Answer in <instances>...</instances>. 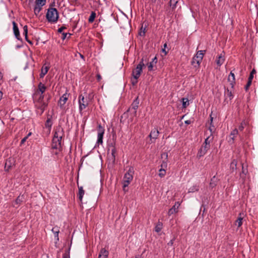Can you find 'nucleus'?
Masks as SVG:
<instances>
[{"label": "nucleus", "mask_w": 258, "mask_h": 258, "mask_svg": "<svg viewBox=\"0 0 258 258\" xmlns=\"http://www.w3.org/2000/svg\"><path fill=\"white\" fill-rule=\"evenodd\" d=\"M46 0H36L34 8V12L37 16L42 9V7L45 5Z\"/></svg>", "instance_id": "nucleus-5"}, {"label": "nucleus", "mask_w": 258, "mask_h": 258, "mask_svg": "<svg viewBox=\"0 0 258 258\" xmlns=\"http://www.w3.org/2000/svg\"><path fill=\"white\" fill-rule=\"evenodd\" d=\"M209 130L210 132V135L213 136V133H214L215 130V126L213 125V124H212V125H211V124L210 123V126L209 127Z\"/></svg>", "instance_id": "nucleus-45"}, {"label": "nucleus", "mask_w": 258, "mask_h": 258, "mask_svg": "<svg viewBox=\"0 0 258 258\" xmlns=\"http://www.w3.org/2000/svg\"><path fill=\"white\" fill-rule=\"evenodd\" d=\"M159 135V131L156 128L152 130L149 135L151 139H156Z\"/></svg>", "instance_id": "nucleus-24"}, {"label": "nucleus", "mask_w": 258, "mask_h": 258, "mask_svg": "<svg viewBox=\"0 0 258 258\" xmlns=\"http://www.w3.org/2000/svg\"><path fill=\"white\" fill-rule=\"evenodd\" d=\"M109 254V251L105 248H102L100 250L98 258H107Z\"/></svg>", "instance_id": "nucleus-20"}, {"label": "nucleus", "mask_w": 258, "mask_h": 258, "mask_svg": "<svg viewBox=\"0 0 258 258\" xmlns=\"http://www.w3.org/2000/svg\"><path fill=\"white\" fill-rule=\"evenodd\" d=\"M71 35L72 34L69 33L63 32L62 33L61 39L62 40H64L66 38H69L71 37Z\"/></svg>", "instance_id": "nucleus-44"}, {"label": "nucleus", "mask_w": 258, "mask_h": 258, "mask_svg": "<svg viewBox=\"0 0 258 258\" xmlns=\"http://www.w3.org/2000/svg\"><path fill=\"white\" fill-rule=\"evenodd\" d=\"M140 103V100L139 98V97L137 96L135 99L133 101L132 104H131V106L128 108V109L127 110V111L124 112L120 117V121H122V119L123 117H126L128 115V113L129 112V111H131V110H137L138 108L139 104Z\"/></svg>", "instance_id": "nucleus-4"}, {"label": "nucleus", "mask_w": 258, "mask_h": 258, "mask_svg": "<svg viewBox=\"0 0 258 258\" xmlns=\"http://www.w3.org/2000/svg\"><path fill=\"white\" fill-rule=\"evenodd\" d=\"M166 47H167V43H165L163 45V48L162 49V51L164 53L165 55H166L168 52V51H166L165 49Z\"/></svg>", "instance_id": "nucleus-49"}, {"label": "nucleus", "mask_w": 258, "mask_h": 258, "mask_svg": "<svg viewBox=\"0 0 258 258\" xmlns=\"http://www.w3.org/2000/svg\"><path fill=\"white\" fill-rule=\"evenodd\" d=\"M37 97L38 98L42 99L43 100H44V95L43 94L40 93V94H39V93H38V96Z\"/></svg>", "instance_id": "nucleus-54"}, {"label": "nucleus", "mask_w": 258, "mask_h": 258, "mask_svg": "<svg viewBox=\"0 0 258 258\" xmlns=\"http://www.w3.org/2000/svg\"><path fill=\"white\" fill-rule=\"evenodd\" d=\"M159 176L160 177H163L165 176L166 173V170L164 168H160L159 170Z\"/></svg>", "instance_id": "nucleus-42"}, {"label": "nucleus", "mask_w": 258, "mask_h": 258, "mask_svg": "<svg viewBox=\"0 0 258 258\" xmlns=\"http://www.w3.org/2000/svg\"><path fill=\"white\" fill-rule=\"evenodd\" d=\"M255 73H256V70H255L254 69H253L251 71V72H250V74H252V75H253H253H254V74H255Z\"/></svg>", "instance_id": "nucleus-62"}, {"label": "nucleus", "mask_w": 258, "mask_h": 258, "mask_svg": "<svg viewBox=\"0 0 258 258\" xmlns=\"http://www.w3.org/2000/svg\"><path fill=\"white\" fill-rule=\"evenodd\" d=\"M38 93L36 92L35 94L33 96V101L34 104L44 102V100L38 98Z\"/></svg>", "instance_id": "nucleus-30"}, {"label": "nucleus", "mask_w": 258, "mask_h": 258, "mask_svg": "<svg viewBox=\"0 0 258 258\" xmlns=\"http://www.w3.org/2000/svg\"><path fill=\"white\" fill-rule=\"evenodd\" d=\"M96 14L95 12H92L88 19V21L89 23H92L94 22L95 18L96 17Z\"/></svg>", "instance_id": "nucleus-36"}, {"label": "nucleus", "mask_w": 258, "mask_h": 258, "mask_svg": "<svg viewBox=\"0 0 258 258\" xmlns=\"http://www.w3.org/2000/svg\"><path fill=\"white\" fill-rule=\"evenodd\" d=\"M97 132V140L96 144L98 145L102 144L103 143V138L105 132V129L100 124H98Z\"/></svg>", "instance_id": "nucleus-6"}, {"label": "nucleus", "mask_w": 258, "mask_h": 258, "mask_svg": "<svg viewBox=\"0 0 258 258\" xmlns=\"http://www.w3.org/2000/svg\"><path fill=\"white\" fill-rule=\"evenodd\" d=\"M12 24L13 26V32L16 38L19 40H21L22 38H21L19 30L17 23L15 21H13Z\"/></svg>", "instance_id": "nucleus-14"}, {"label": "nucleus", "mask_w": 258, "mask_h": 258, "mask_svg": "<svg viewBox=\"0 0 258 258\" xmlns=\"http://www.w3.org/2000/svg\"><path fill=\"white\" fill-rule=\"evenodd\" d=\"M175 240V238H173V239H172L171 240H170V241L168 243V245H169V246H172L173 244V243H174V241Z\"/></svg>", "instance_id": "nucleus-52"}, {"label": "nucleus", "mask_w": 258, "mask_h": 258, "mask_svg": "<svg viewBox=\"0 0 258 258\" xmlns=\"http://www.w3.org/2000/svg\"><path fill=\"white\" fill-rule=\"evenodd\" d=\"M238 134V131L237 128H235L230 133L229 135L230 139L228 141L229 143H233L234 141L235 138Z\"/></svg>", "instance_id": "nucleus-19"}, {"label": "nucleus", "mask_w": 258, "mask_h": 258, "mask_svg": "<svg viewBox=\"0 0 258 258\" xmlns=\"http://www.w3.org/2000/svg\"><path fill=\"white\" fill-rule=\"evenodd\" d=\"M67 29L66 27H65L64 26H62L60 28H59L58 29V32L60 33H63L62 32L63 30H64V29Z\"/></svg>", "instance_id": "nucleus-51"}, {"label": "nucleus", "mask_w": 258, "mask_h": 258, "mask_svg": "<svg viewBox=\"0 0 258 258\" xmlns=\"http://www.w3.org/2000/svg\"><path fill=\"white\" fill-rule=\"evenodd\" d=\"M46 89V87L41 82L39 83L38 86V90L36 92H40V93L43 94Z\"/></svg>", "instance_id": "nucleus-28"}, {"label": "nucleus", "mask_w": 258, "mask_h": 258, "mask_svg": "<svg viewBox=\"0 0 258 258\" xmlns=\"http://www.w3.org/2000/svg\"><path fill=\"white\" fill-rule=\"evenodd\" d=\"M109 146H110V147L111 148V156L109 157L110 158V160H111L113 163H114L115 161V157H116V153H117V151H116V148L115 147L114 144H113V143H111L109 145Z\"/></svg>", "instance_id": "nucleus-13"}, {"label": "nucleus", "mask_w": 258, "mask_h": 258, "mask_svg": "<svg viewBox=\"0 0 258 258\" xmlns=\"http://www.w3.org/2000/svg\"><path fill=\"white\" fill-rule=\"evenodd\" d=\"M97 78L98 81H99L101 79V76L100 74L97 75Z\"/></svg>", "instance_id": "nucleus-64"}, {"label": "nucleus", "mask_w": 258, "mask_h": 258, "mask_svg": "<svg viewBox=\"0 0 258 258\" xmlns=\"http://www.w3.org/2000/svg\"><path fill=\"white\" fill-rule=\"evenodd\" d=\"M56 234H54V237L57 240H59V238H58V233L59 232H55Z\"/></svg>", "instance_id": "nucleus-59"}, {"label": "nucleus", "mask_w": 258, "mask_h": 258, "mask_svg": "<svg viewBox=\"0 0 258 258\" xmlns=\"http://www.w3.org/2000/svg\"><path fill=\"white\" fill-rule=\"evenodd\" d=\"M205 50H199L197 52L196 55H195L197 57V66H195V68L199 67L200 64L203 58L205 52Z\"/></svg>", "instance_id": "nucleus-15"}, {"label": "nucleus", "mask_w": 258, "mask_h": 258, "mask_svg": "<svg viewBox=\"0 0 258 258\" xmlns=\"http://www.w3.org/2000/svg\"><path fill=\"white\" fill-rule=\"evenodd\" d=\"M224 58L221 56H219L218 59L217 60V64L219 66H221L224 62Z\"/></svg>", "instance_id": "nucleus-40"}, {"label": "nucleus", "mask_w": 258, "mask_h": 258, "mask_svg": "<svg viewBox=\"0 0 258 258\" xmlns=\"http://www.w3.org/2000/svg\"><path fill=\"white\" fill-rule=\"evenodd\" d=\"M189 104V100L187 98H182V105L183 108H186Z\"/></svg>", "instance_id": "nucleus-31"}, {"label": "nucleus", "mask_w": 258, "mask_h": 258, "mask_svg": "<svg viewBox=\"0 0 258 258\" xmlns=\"http://www.w3.org/2000/svg\"><path fill=\"white\" fill-rule=\"evenodd\" d=\"M35 107L37 109V113L41 115L48 106V103L45 102L34 104Z\"/></svg>", "instance_id": "nucleus-8"}, {"label": "nucleus", "mask_w": 258, "mask_h": 258, "mask_svg": "<svg viewBox=\"0 0 258 258\" xmlns=\"http://www.w3.org/2000/svg\"><path fill=\"white\" fill-rule=\"evenodd\" d=\"M157 62V58L156 56H155L152 60V61L149 63L148 66V71H152L153 70V67L154 65H155Z\"/></svg>", "instance_id": "nucleus-22"}, {"label": "nucleus", "mask_w": 258, "mask_h": 258, "mask_svg": "<svg viewBox=\"0 0 258 258\" xmlns=\"http://www.w3.org/2000/svg\"><path fill=\"white\" fill-rule=\"evenodd\" d=\"M242 224V218L239 216L237 220L235 221V225L240 227Z\"/></svg>", "instance_id": "nucleus-37"}, {"label": "nucleus", "mask_w": 258, "mask_h": 258, "mask_svg": "<svg viewBox=\"0 0 258 258\" xmlns=\"http://www.w3.org/2000/svg\"><path fill=\"white\" fill-rule=\"evenodd\" d=\"M243 128H244V126H243V125L242 123H241V124L239 126L238 129H239V131H243Z\"/></svg>", "instance_id": "nucleus-60"}, {"label": "nucleus", "mask_w": 258, "mask_h": 258, "mask_svg": "<svg viewBox=\"0 0 258 258\" xmlns=\"http://www.w3.org/2000/svg\"><path fill=\"white\" fill-rule=\"evenodd\" d=\"M228 81L230 82V85L232 89H233L235 84V78L234 74L231 71L228 76Z\"/></svg>", "instance_id": "nucleus-17"}, {"label": "nucleus", "mask_w": 258, "mask_h": 258, "mask_svg": "<svg viewBox=\"0 0 258 258\" xmlns=\"http://www.w3.org/2000/svg\"><path fill=\"white\" fill-rule=\"evenodd\" d=\"M77 184L79 188V192L78 194V198L79 200L82 202L85 194V190L83 189V186L79 185L78 182H77Z\"/></svg>", "instance_id": "nucleus-21"}, {"label": "nucleus", "mask_w": 258, "mask_h": 258, "mask_svg": "<svg viewBox=\"0 0 258 258\" xmlns=\"http://www.w3.org/2000/svg\"><path fill=\"white\" fill-rule=\"evenodd\" d=\"M52 231L54 234H56L55 232H59L57 228L54 227L52 229Z\"/></svg>", "instance_id": "nucleus-57"}, {"label": "nucleus", "mask_w": 258, "mask_h": 258, "mask_svg": "<svg viewBox=\"0 0 258 258\" xmlns=\"http://www.w3.org/2000/svg\"><path fill=\"white\" fill-rule=\"evenodd\" d=\"M24 199V196L20 195L16 199L15 203H16V204H17L18 205H20L23 202Z\"/></svg>", "instance_id": "nucleus-34"}, {"label": "nucleus", "mask_w": 258, "mask_h": 258, "mask_svg": "<svg viewBox=\"0 0 258 258\" xmlns=\"http://www.w3.org/2000/svg\"><path fill=\"white\" fill-rule=\"evenodd\" d=\"M64 136V132L61 126H57L55 131L52 140L51 147L53 149H60L61 148V141Z\"/></svg>", "instance_id": "nucleus-1"}, {"label": "nucleus", "mask_w": 258, "mask_h": 258, "mask_svg": "<svg viewBox=\"0 0 258 258\" xmlns=\"http://www.w3.org/2000/svg\"><path fill=\"white\" fill-rule=\"evenodd\" d=\"M178 3V0H170L169 5L171 8L172 10H174L176 7V4Z\"/></svg>", "instance_id": "nucleus-32"}, {"label": "nucleus", "mask_w": 258, "mask_h": 258, "mask_svg": "<svg viewBox=\"0 0 258 258\" xmlns=\"http://www.w3.org/2000/svg\"><path fill=\"white\" fill-rule=\"evenodd\" d=\"M138 83V79H136L134 78V80H132V84L133 85H136Z\"/></svg>", "instance_id": "nucleus-53"}, {"label": "nucleus", "mask_w": 258, "mask_h": 258, "mask_svg": "<svg viewBox=\"0 0 258 258\" xmlns=\"http://www.w3.org/2000/svg\"><path fill=\"white\" fill-rule=\"evenodd\" d=\"M93 97H94V95H93V93H89L88 94V99L89 100H92L93 98Z\"/></svg>", "instance_id": "nucleus-55"}, {"label": "nucleus", "mask_w": 258, "mask_h": 258, "mask_svg": "<svg viewBox=\"0 0 258 258\" xmlns=\"http://www.w3.org/2000/svg\"><path fill=\"white\" fill-rule=\"evenodd\" d=\"M12 160H13V159L9 158L8 159L5 163V168H6L7 166H8V170L11 168L12 166Z\"/></svg>", "instance_id": "nucleus-38"}, {"label": "nucleus", "mask_w": 258, "mask_h": 258, "mask_svg": "<svg viewBox=\"0 0 258 258\" xmlns=\"http://www.w3.org/2000/svg\"><path fill=\"white\" fill-rule=\"evenodd\" d=\"M69 97V94L66 93L60 97L58 101V105L61 109H63L64 108V104L68 100Z\"/></svg>", "instance_id": "nucleus-10"}, {"label": "nucleus", "mask_w": 258, "mask_h": 258, "mask_svg": "<svg viewBox=\"0 0 258 258\" xmlns=\"http://www.w3.org/2000/svg\"><path fill=\"white\" fill-rule=\"evenodd\" d=\"M213 139L214 136L212 135H209L205 140L204 143H203V145L207 146L208 147L210 148V143L213 141Z\"/></svg>", "instance_id": "nucleus-23"}, {"label": "nucleus", "mask_w": 258, "mask_h": 258, "mask_svg": "<svg viewBox=\"0 0 258 258\" xmlns=\"http://www.w3.org/2000/svg\"><path fill=\"white\" fill-rule=\"evenodd\" d=\"M144 61L146 62L148 61V59L147 56L143 57L138 64H142V66L144 67L145 66Z\"/></svg>", "instance_id": "nucleus-41"}, {"label": "nucleus", "mask_w": 258, "mask_h": 258, "mask_svg": "<svg viewBox=\"0 0 258 258\" xmlns=\"http://www.w3.org/2000/svg\"><path fill=\"white\" fill-rule=\"evenodd\" d=\"M58 12L56 9L53 8L48 9L46 18L48 22L51 23H56L58 19Z\"/></svg>", "instance_id": "nucleus-3"}, {"label": "nucleus", "mask_w": 258, "mask_h": 258, "mask_svg": "<svg viewBox=\"0 0 258 258\" xmlns=\"http://www.w3.org/2000/svg\"><path fill=\"white\" fill-rule=\"evenodd\" d=\"M217 182L218 179L215 176H214L211 179L209 184L210 187L212 189L215 187L217 185Z\"/></svg>", "instance_id": "nucleus-27"}, {"label": "nucleus", "mask_w": 258, "mask_h": 258, "mask_svg": "<svg viewBox=\"0 0 258 258\" xmlns=\"http://www.w3.org/2000/svg\"><path fill=\"white\" fill-rule=\"evenodd\" d=\"M162 228V224L161 223L159 222L155 228V230L157 232H159L161 231Z\"/></svg>", "instance_id": "nucleus-39"}, {"label": "nucleus", "mask_w": 258, "mask_h": 258, "mask_svg": "<svg viewBox=\"0 0 258 258\" xmlns=\"http://www.w3.org/2000/svg\"><path fill=\"white\" fill-rule=\"evenodd\" d=\"M70 247H69L67 250L63 254L62 258H70Z\"/></svg>", "instance_id": "nucleus-43"}, {"label": "nucleus", "mask_w": 258, "mask_h": 258, "mask_svg": "<svg viewBox=\"0 0 258 258\" xmlns=\"http://www.w3.org/2000/svg\"><path fill=\"white\" fill-rule=\"evenodd\" d=\"M197 59L198 58L196 56H194V57L192 59L191 63V64L193 65L194 67L195 66H197V61L198 60Z\"/></svg>", "instance_id": "nucleus-47"}, {"label": "nucleus", "mask_w": 258, "mask_h": 258, "mask_svg": "<svg viewBox=\"0 0 258 258\" xmlns=\"http://www.w3.org/2000/svg\"><path fill=\"white\" fill-rule=\"evenodd\" d=\"M251 82L247 81V83L246 85H245V86L244 87L245 90L246 91H247L248 90L249 87L251 85Z\"/></svg>", "instance_id": "nucleus-50"}, {"label": "nucleus", "mask_w": 258, "mask_h": 258, "mask_svg": "<svg viewBox=\"0 0 258 258\" xmlns=\"http://www.w3.org/2000/svg\"><path fill=\"white\" fill-rule=\"evenodd\" d=\"M145 33H146V28H143V26H142V27L140 29V31L139 33V34L141 36H145Z\"/></svg>", "instance_id": "nucleus-46"}, {"label": "nucleus", "mask_w": 258, "mask_h": 258, "mask_svg": "<svg viewBox=\"0 0 258 258\" xmlns=\"http://www.w3.org/2000/svg\"><path fill=\"white\" fill-rule=\"evenodd\" d=\"M49 68L47 67H45V68H42L41 69V72L40 74V78H43L44 76L47 73Z\"/></svg>", "instance_id": "nucleus-33"}, {"label": "nucleus", "mask_w": 258, "mask_h": 258, "mask_svg": "<svg viewBox=\"0 0 258 258\" xmlns=\"http://www.w3.org/2000/svg\"><path fill=\"white\" fill-rule=\"evenodd\" d=\"M163 156L165 157L166 161L164 160L162 161V163L161 165V168L166 169L167 166V161L168 157V154L167 153H164L161 155V157L163 158Z\"/></svg>", "instance_id": "nucleus-25"}, {"label": "nucleus", "mask_w": 258, "mask_h": 258, "mask_svg": "<svg viewBox=\"0 0 258 258\" xmlns=\"http://www.w3.org/2000/svg\"><path fill=\"white\" fill-rule=\"evenodd\" d=\"M137 115V110H131L129 111L128 115L125 118H128V122H132L134 121V117Z\"/></svg>", "instance_id": "nucleus-16"}, {"label": "nucleus", "mask_w": 258, "mask_h": 258, "mask_svg": "<svg viewBox=\"0 0 258 258\" xmlns=\"http://www.w3.org/2000/svg\"><path fill=\"white\" fill-rule=\"evenodd\" d=\"M79 110L82 111L83 109H85L88 105L89 101L88 99H85L84 96L82 94L79 96Z\"/></svg>", "instance_id": "nucleus-7"}, {"label": "nucleus", "mask_w": 258, "mask_h": 258, "mask_svg": "<svg viewBox=\"0 0 258 258\" xmlns=\"http://www.w3.org/2000/svg\"><path fill=\"white\" fill-rule=\"evenodd\" d=\"M184 123L186 124H190L191 123V121L190 120H185L184 121Z\"/></svg>", "instance_id": "nucleus-63"}, {"label": "nucleus", "mask_w": 258, "mask_h": 258, "mask_svg": "<svg viewBox=\"0 0 258 258\" xmlns=\"http://www.w3.org/2000/svg\"><path fill=\"white\" fill-rule=\"evenodd\" d=\"M134 173V167L130 166L127 172L124 174L123 180V190L124 191H127L126 188L128 186L129 184L133 179V175Z\"/></svg>", "instance_id": "nucleus-2"}, {"label": "nucleus", "mask_w": 258, "mask_h": 258, "mask_svg": "<svg viewBox=\"0 0 258 258\" xmlns=\"http://www.w3.org/2000/svg\"><path fill=\"white\" fill-rule=\"evenodd\" d=\"M180 205V203L179 202H175L174 205L169 210L168 212V216H170L174 213H178V209Z\"/></svg>", "instance_id": "nucleus-12"}, {"label": "nucleus", "mask_w": 258, "mask_h": 258, "mask_svg": "<svg viewBox=\"0 0 258 258\" xmlns=\"http://www.w3.org/2000/svg\"><path fill=\"white\" fill-rule=\"evenodd\" d=\"M143 68L142 64H138L136 68L133 70L132 75L134 79H138L140 77L143 71Z\"/></svg>", "instance_id": "nucleus-9"}, {"label": "nucleus", "mask_w": 258, "mask_h": 258, "mask_svg": "<svg viewBox=\"0 0 258 258\" xmlns=\"http://www.w3.org/2000/svg\"><path fill=\"white\" fill-rule=\"evenodd\" d=\"M253 78V76L252 75V74H250L249 77H248V81H250L251 82H252V80Z\"/></svg>", "instance_id": "nucleus-58"}, {"label": "nucleus", "mask_w": 258, "mask_h": 258, "mask_svg": "<svg viewBox=\"0 0 258 258\" xmlns=\"http://www.w3.org/2000/svg\"><path fill=\"white\" fill-rule=\"evenodd\" d=\"M210 124L211 125H212L213 123V117L212 116V114H211V115H210Z\"/></svg>", "instance_id": "nucleus-61"}, {"label": "nucleus", "mask_w": 258, "mask_h": 258, "mask_svg": "<svg viewBox=\"0 0 258 258\" xmlns=\"http://www.w3.org/2000/svg\"><path fill=\"white\" fill-rule=\"evenodd\" d=\"M28 139V136H26L24 137L21 141V144H23L26 141V140Z\"/></svg>", "instance_id": "nucleus-56"}, {"label": "nucleus", "mask_w": 258, "mask_h": 258, "mask_svg": "<svg viewBox=\"0 0 258 258\" xmlns=\"http://www.w3.org/2000/svg\"><path fill=\"white\" fill-rule=\"evenodd\" d=\"M237 161L235 159H233L230 163V168L232 172H233L237 168Z\"/></svg>", "instance_id": "nucleus-29"}, {"label": "nucleus", "mask_w": 258, "mask_h": 258, "mask_svg": "<svg viewBox=\"0 0 258 258\" xmlns=\"http://www.w3.org/2000/svg\"><path fill=\"white\" fill-rule=\"evenodd\" d=\"M23 35L25 36H27V35H28V27L27 25L23 27Z\"/></svg>", "instance_id": "nucleus-48"}, {"label": "nucleus", "mask_w": 258, "mask_h": 258, "mask_svg": "<svg viewBox=\"0 0 258 258\" xmlns=\"http://www.w3.org/2000/svg\"><path fill=\"white\" fill-rule=\"evenodd\" d=\"M210 147L204 145H202L201 148L199 150L197 153V157L199 158L204 156L210 149Z\"/></svg>", "instance_id": "nucleus-11"}, {"label": "nucleus", "mask_w": 258, "mask_h": 258, "mask_svg": "<svg viewBox=\"0 0 258 258\" xmlns=\"http://www.w3.org/2000/svg\"><path fill=\"white\" fill-rule=\"evenodd\" d=\"M52 118V117L51 115H48L47 120L45 123V126L46 128H48L49 132H50L51 128L53 124Z\"/></svg>", "instance_id": "nucleus-18"}, {"label": "nucleus", "mask_w": 258, "mask_h": 258, "mask_svg": "<svg viewBox=\"0 0 258 258\" xmlns=\"http://www.w3.org/2000/svg\"><path fill=\"white\" fill-rule=\"evenodd\" d=\"M199 190V186L197 185H193L190 187L188 189L189 192H194L195 191H197Z\"/></svg>", "instance_id": "nucleus-35"}, {"label": "nucleus", "mask_w": 258, "mask_h": 258, "mask_svg": "<svg viewBox=\"0 0 258 258\" xmlns=\"http://www.w3.org/2000/svg\"><path fill=\"white\" fill-rule=\"evenodd\" d=\"M224 96L226 98H229L230 100H231L233 98V95L232 91L230 90L228 88L225 90Z\"/></svg>", "instance_id": "nucleus-26"}]
</instances>
